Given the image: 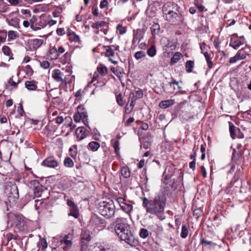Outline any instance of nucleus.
<instances>
[{
  "label": "nucleus",
  "instance_id": "obj_24",
  "mask_svg": "<svg viewBox=\"0 0 251 251\" xmlns=\"http://www.w3.org/2000/svg\"><path fill=\"white\" fill-rule=\"evenodd\" d=\"M90 222L92 224L96 225H102L104 223V220L97 215L92 216Z\"/></svg>",
  "mask_w": 251,
  "mask_h": 251
},
{
  "label": "nucleus",
  "instance_id": "obj_62",
  "mask_svg": "<svg viewBox=\"0 0 251 251\" xmlns=\"http://www.w3.org/2000/svg\"><path fill=\"white\" fill-rule=\"evenodd\" d=\"M57 51L58 56H59V55L61 54H62L65 52V49L62 46H60L58 49H57Z\"/></svg>",
  "mask_w": 251,
  "mask_h": 251
},
{
  "label": "nucleus",
  "instance_id": "obj_26",
  "mask_svg": "<svg viewBox=\"0 0 251 251\" xmlns=\"http://www.w3.org/2000/svg\"><path fill=\"white\" fill-rule=\"evenodd\" d=\"M69 216H72L75 218H77L79 215L78 209L76 205L73 206L70 208Z\"/></svg>",
  "mask_w": 251,
  "mask_h": 251
},
{
  "label": "nucleus",
  "instance_id": "obj_35",
  "mask_svg": "<svg viewBox=\"0 0 251 251\" xmlns=\"http://www.w3.org/2000/svg\"><path fill=\"white\" fill-rule=\"evenodd\" d=\"M151 29L153 35L158 34L160 30V25L157 23H154L151 27Z\"/></svg>",
  "mask_w": 251,
  "mask_h": 251
},
{
  "label": "nucleus",
  "instance_id": "obj_19",
  "mask_svg": "<svg viewBox=\"0 0 251 251\" xmlns=\"http://www.w3.org/2000/svg\"><path fill=\"white\" fill-rule=\"evenodd\" d=\"M67 34L70 42H74L75 43H79L80 42L79 36L70 29H68Z\"/></svg>",
  "mask_w": 251,
  "mask_h": 251
},
{
  "label": "nucleus",
  "instance_id": "obj_55",
  "mask_svg": "<svg viewBox=\"0 0 251 251\" xmlns=\"http://www.w3.org/2000/svg\"><path fill=\"white\" fill-rule=\"evenodd\" d=\"M241 60V59H239V57L238 56L237 54L236 53V54L234 56L230 58L229 62L230 64H232V63H234L236 62L238 60Z\"/></svg>",
  "mask_w": 251,
  "mask_h": 251
},
{
  "label": "nucleus",
  "instance_id": "obj_43",
  "mask_svg": "<svg viewBox=\"0 0 251 251\" xmlns=\"http://www.w3.org/2000/svg\"><path fill=\"white\" fill-rule=\"evenodd\" d=\"M156 50L154 46H151L147 50V54L151 57H153L156 55Z\"/></svg>",
  "mask_w": 251,
  "mask_h": 251
},
{
  "label": "nucleus",
  "instance_id": "obj_45",
  "mask_svg": "<svg viewBox=\"0 0 251 251\" xmlns=\"http://www.w3.org/2000/svg\"><path fill=\"white\" fill-rule=\"evenodd\" d=\"M19 19L17 18L11 19L8 21V24L14 27H17L19 25Z\"/></svg>",
  "mask_w": 251,
  "mask_h": 251
},
{
  "label": "nucleus",
  "instance_id": "obj_49",
  "mask_svg": "<svg viewBox=\"0 0 251 251\" xmlns=\"http://www.w3.org/2000/svg\"><path fill=\"white\" fill-rule=\"evenodd\" d=\"M2 51L5 55L8 56L10 55L11 53V50L9 47L5 45L2 47Z\"/></svg>",
  "mask_w": 251,
  "mask_h": 251
},
{
  "label": "nucleus",
  "instance_id": "obj_21",
  "mask_svg": "<svg viewBox=\"0 0 251 251\" xmlns=\"http://www.w3.org/2000/svg\"><path fill=\"white\" fill-rule=\"evenodd\" d=\"M86 129L84 127H79L76 128L75 134L79 140H81L86 137Z\"/></svg>",
  "mask_w": 251,
  "mask_h": 251
},
{
  "label": "nucleus",
  "instance_id": "obj_20",
  "mask_svg": "<svg viewBox=\"0 0 251 251\" xmlns=\"http://www.w3.org/2000/svg\"><path fill=\"white\" fill-rule=\"evenodd\" d=\"M80 237L82 242H84V241L89 242L91 239V232L87 229H82Z\"/></svg>",
  "mask_w": 251,
  "mask_h": 251
},
{
  "label": "nucleus",
  "instance_id": "obj_6",
  "mask_svg": "<svg viewBox=\"0 0 251 251\" xmlns=\"http://www.w3.org/2000/svg\"><path fill=\"white\" fill-rule=\"evenodd\" d=\"M54 240H57L58 246L61 247L64 251H71L73 246L72 239L69 235H66L59 238H53Z\"/></svg>",
  "mask_w": 251,
  "mask_h": 251
},
{
  "label": "nucleus",
  "instance_id": "obj_61",
  "mask_svg": "<svg viewBox=\"0 0 251 251\" xmlns=\"http://www.w3.org/2000/svg\"><path fill=\"white\" fill-rule=\"evenodd\" d=\"M134 106H132L131 105V102L130 103L129 106H128V103L126 105L125 107V110L126 112L127 113H130L132 110L133 109Z\"/></svg>",
  "mask_w": 251,
  "mask_h": 251
},
{
  "label": "nucleus",
  "instance_id": "obj_39",
  "mask_svg": "<svg viewBox=\"0 0 251 251\" xmlns=\"http://www.w3.org/2000/svg\"><path fill=\"white\" fill-rule=\"evenodd\" d=\"M117 31L121 35H123L126 32V28L121 24H118L116 27Z\"/></svg>",
  "mask_w": 251,
  "mask_h": 251
},
{
  "label": "nucleus",
  "instance_id": "obj_16",
  "mask_svg": "<svg viewBox=\"0 0 251 251\" xmlns=\"http://www.w3.org/2000/svg\"><path fill=\"white\" fill-rule=\"evenodd\" d=\"M52 76L57 82H61L62 83L63 82L66 83V81L64 79V74L59 69H55L53 70Z\"/></svg>",
  "mask_w": 251,
  "mask_h": 251
},
{
  "label": "nucleus",
  "instance_id": "obj_25",
  "mask_svg": "<svg viewBox=\"0 0 251 251\" xmlns=\"http://www.w3.org/2000/svg\"><path fill=\"white\" fill-rule=\"evenodd\" d=\"M25 87L29 90H35L37 88L36 83L35 81H26L25 82Z\"/></svg>",
  "mask_w": 251,
  "mask_h": 251
},
{
  "label": "nucleus",
  "instance_id": "obj_30",
  "mask_svg": "<svg viewBox=\"0 0 251 251\" xmlns=\"http://www.w3.org/2000/svg\"><path fill=\"white\" fill-rule=\"evenodd\" d=\"M122 175L125 178H128L130 177L131 173L129 168L127 167H123L121 169Z\"/></svg>",
  "mask_w": 251,
  "mask_h": 251
},
{
  "label": "nucleus",
  "instance_id": "obj_63",
  "mask_svg": "<svg viewBox=\"0 0 251 251\" xmlns=\"http://www.w3.org/2000/svg\"><path fill=\"white\" fill-rule=\"evenodd\" d=\"M11 5L16 6L19 3L18 0H6Z\"/></svg>",
  "mask_w": 251,
  "mask_h": 251
},
{
  "label": "nucleus",
  "instance_id": "obj_8",
  "mask_svg": "<svg viewBox=\"0 0 251 251\" xmlns=\"http://www.w3.org/2000/svg\"><path fill=\"white\" fill-rule=\"evenodd\" d=\"M119 47L118 46H109L106 47L105 55L106 56L109 57V60L113 63L116 64L117 63V61L113 60L111 57H114L118 54Z\"/></svg>",
  "mask_w": 251,
  "mask_h": 251
},
{
  "label": "nucleus",
  "instance_id": "obj_23",
  "mask_svg": "<svg viewBox=\"0 0 251 251\" xmlns=\"http://www.w3.org/2000/svg\"><path fill=\"white\" fill-rule=\"evenodd\" d=\"M249 50V48L247 46L239 50L237 54L238 56L239 57V59L241 60L245 59L246 58V55L248 54Z\"/></svg>",
  "mask_w": 251,
  "mask_h": 251
},
{
  "label": "nucleus",
  "instance_id": "obj_42",
  "mask_svg": "<svg viewBox=\"0 0 251 251\" xmlns=\"http://www.w3.org/2000/svg\"><path fill=\"white\" fill-rule=\"evenodd\" d=\"M201 244L204 247H206L207 245L209 246H213L215 245V244L213 242L207 241L202 237L201 238Z\"/></svg>",
  "mask_w": 251,
  "mask_h": 251
},
{
  "label": "nucleus",
  "instance_id": "obj_38",
  "mask_svg": "<svg viewBox=\"0 0 251 251\" xmlns=\"http://www.w3.org/2000/svg\"><path fill=\"white\" fill-rule=\"evenodd\" d=\"M188 229L185 225H183L181 228L180 236L182 238H185L188 235Z\"/></svg>",
  "mask_w": 251,
  "mask_h": 251
},
{
  "label": "nucleus",
  "instance_id": "obj_17",
  "mask_svg": "<svg viewBox=\"0 0 251 251\" xmlns=\"http://www.w3.org/2000/svg\"><path fill=\"white\" fill-rule=\"evenodd\" d=\"M77 110L79 114H80V118L82 119L83 123L86 126H87L88 125L87 115L83 106L82 105L78 106L77 107Z\"/></svg>",
  "mask_w": 251,
  "mask_h": 251
},
{
  "label": "nucleus",
  "instance_id": "obj_57",
  "mask_svg": "<svg viewBox=\"0 0 251 251\" xmlns=\"http://www.w3.org/2000/svg\"><path fill=\"white\" fill-rule=\"evenodd\" d=\"M25 71L27 74L32 75L33 73V71L30 65H27L25 67Z\"/></svg>",
  "mask_w": 251,
  "mask_h": 251
},
{
  "label": "nucleus",
  "instance_id": "obj_47",
  "mask_svg": "<svg viewBox=\"0 0 251 251\" xmlns=\"http://www.w3.org/2000/svg\"><path fill=\"white\" fill-rule=\"evenodd\" d=\"M149 235L148 230L145 228H142L140 232V236L142 238H146Z\"/></svg>",
  "mask_w": 251,
  "mask_h": 251
},
{
  "label": "nucleus",
  "instance_id": "obj_13",
  "mask_svg": "<svg viewBox=\"0 0 251 251\" xmlns=\"http://www.w3.org/2000/svg\"><path fill=\"white\" fill-rule=\"evenodd\" d=\"M7 190L9 188L7 189ZM19 197V191L17 186L15 184H12L9 188V193L8 194V198L10 199L9 201L12 200L13 201H15L18 200Z\"/></svg>",
  "mask_w": 251,
  "mask_h": 251
},
{
  "label": "nucleus",
  "instance_id": "obj_59",
  "mask_svg": "<svg viewBox=\"0 0 251 251\" xmlns=\"http://www.w3.org/2000/svg\"><path fill=\"white\" fill-rule=\"evenodd\" d=\"M108 5V1L106 0H102L100 5V8H104L106 7Z\"/></svg>",
  "mask_w": 251,
  "mask_h": 251
},
{
  "label": "nucleus",
  "instance_id": "obj_31",
  "mask_svg": "<svg viewBox=\"0 0 251 251\" xmlns=\"http://www.w3.org/2000/svg\"><path fill=\"white\" fill-rule=\"evenodd\" d=\"M194 67V62L192 60L187 61L185 64L186 71L187 73H191Z\"/></svg>",
  "mask_w": 251,
  "mask_h": 251
},
{
  "label": "nucleus",
  "instance_id": "obj_36",
  "mask_svg": "<svg viewBox=\"0 0 251 251\" xmlns=\"http://www.w3.org/2000/svg\"><path fill=\"white\" fill-rule=\"evenodd\" d=\"M236 127L232 123H229V132L232 139H234L236 137Z\"/></svg>",
  "mask_w": 251,
  "mask_h": 251
},
{
  "label": "nucleus",
  "instance_id": "obj_44",
  "mask_svg": "<svg viewBox=\"0 0 251 251\" xmlns=\"http://www.w3.org/2000/svg\"><path fill=\"white\" fill-rule=\"evenodd\" d=\"M146 54L143 51H138L136 52L134 54V57L137 59L139 60L145 57Z\"/></svg>",
  "mask_w": 251,
  "mask_h": 251
},
{
  "label": "nucleus",
  "instance_id": "obj_41",
  "mask_svg": "<svg viewBox=\"0 0 251 251\" xmlns=\"http://www.w3.org/2000/svg\"><path fill=\"white\" fill-rule=\"evenodd\" d=\"M49 53L52 55V59H57L59 56L57 51V48L53 47L49 50Z\"/></svg>",
  "mask_w": 251,
  "mask_h": 251
},
{
  "label": "nucleus",
  "instance_id": "obj_27",
  "mask_svg": "<svg viewBox=\"0 0 251 251\" xmlns=\"http://www.w3.org/2000/svg\"><path fill=\"white\" fill-rule=\"evenodd\" d=\"M144 32L141 29H137L133 30V36L136 39L140 41L143 38Z\"/></svg>",
  "mask_w": 251,
  "mask_h": 251
},
{
  "label": "nucleus",
  "instance_id": "obj_3",
  "mask_svg": "<svg viewBox=\"0 0 251 251\" xmlns=\"http://www.w3.org/2000/svg\"><path fill=\"white\" fill-rule=\"evenodd\" d=\"M178 11V6L174 2H167L162 7L163 16L169 22L175 23L181 20V15Z\"/></svg>",
  "mask_w": 251,
  "mask_h": 251
},
{
  "label": "nucleus",
  "instance_id": "obj_60",
  "mask_svg": "<svg viewBox=\"0 0 251 251\" xmlns=\"http://www.w3.org/2000/svg\"><path fill=\"white\" fill-rule=\"evenodd\" d=\"M134 121V118L133 117H130L127 120L125 125L126 126H129Z\"/></svg>",
  "mask_w": 251,
  "mask_h": 251
},
{
  "label": "nucleus",
  "instance_id": "obj_54",
  "mask_svg": "<svg viewBox=\"0 0 251 251\" xmlns=\"http://www.w3.org/2000/svg\"><path fill=\"white\" fill-rule=\"evenodd\" d=\"M5 238L7 240V242H9L12 239L17 240V238L16 236H14L13 234H12L11 233H7L5 235Z\"/></svg>",
  "mask_w": 251,
  "mask_h": 251
},
{
  "label": "nucleus",
  "instance_id": "obj_48",
  "mask_svg": "<svg viewBox=\"0 0 251 251\" xmlns=\"http://www.w3.org/2000/svg\"><path fill=\"white\" fill-rule=\"evenodd\" d=\"M8 37L9 39L14 40L18 37V36L16 32L13 30H10L8 32Z\"/></svg>",
  "mask_w": 251,
  "mask_h": 251
},
{
  "label": "nucleus",
  "instance_id": "obj_53",
  "mask_svg": "<svg viewBox=\"0 0 251 251\" xmlns=\"http://www.w3.org/2000/svg\"><path fill=\"white\" fill-rule=\"evenodd\" d=\"M6 37V32L4 31H0V43L5 42Z\"/></svg>",
  "mask_w": 251,
  "mask_h": 251
},
{
  "label": "nucleus",
  "instance_id": "obj_12",
  "mask_svg": "<svg viewBox=\"0 0 251 251\" xmlns=\"http://www.w3.org/2000/svg\"><path fill=\"white\" fill-rule=\"evenodd\" d=\"M42 164L49 168H55L58 166L59 162L54 157L49 156L43 161Z\"/></svg>",
  "mask_w": 251,
  "mask_h": 251
},
{
  "label": "nucleus",
  "instance_id": "obj_10",
  "mask_svg": "<svg viewBox=\"0 0 251 251\" xmlns=\"http://www.w3.org/2000/svg\"><path fill=\"white\" fill-rule=\"evenodd\" d=\"M143 92L141 89H139L137 91L132 92L129 94L128 102L131 101V106H134L136 101L139 99H141L143 97Z\"/></svg>",
  "mask_w": 251,
  "mask_h": 251
},
{
  "label": "nucleus",
  "instance_id": "obj_11",
  "mask_svg": "<svg viewBox=\"0 0 251 251\" xmlns=\"http://www.w3.org/2000/svg\"><path fill=\"white\" fill-rule=\"evenodd\" d=\"M245 42V39L244 38L233 36L230 39L229 46L234 49L237 50L241 46L243 45Z\"/></svg>",
  "mask_w": 251,
  "mask_h": 251
},
{
  "label": "nucleus",
  "instance_id": "obj_5",
  "mask_svg": "<svg viewBox=\"0 0 251 251\" xmlns=\"http://www.w3.org/2000/svg\"><path fill=\"white\" fill-rule=\"evenodd\" d=\"M99 213L107 219L113 217L116 211V207L112 200H108L100 203L99 206Z\"/></svg>",
  "mask_w": 251,
  "mask_h": 251
},
{
  "label": "nucleus",
  "instance_id": "obj_29",
  "mask_svg": "<svg viewBox=\"0 0 251 251\" xmlns=\"http://www.w3.org/2000/svg\"><path fill=\"white\" fill-rule=\"evenodd\" d=\"M98 73L102 76L105 75L107 73V68L102 64H100L97 67Z\"/></svg>",
  "mask_w": 251,
  "mask_h": 251
},
{
  "label": "nucleus",
  "instance_id": "obj_9",
  "mask_svg": "<svg viewBox=\"0 0 251 251\" xmlns=\"http://www.w3.org/2000/svg\"><path fill=\"white\" fill-rule=\"evenodd\" d=\"M44 41L40 39H29L26 42V47L31 51L35 50L43 44Z\"/></svg>",
  "mask_w": 251,
  "mask_h": 251
},
{
  "label": "nucleus",
  "instance_id": "obj_64",
  "mask_svg": "<svg viewBox=\"0 0 251 251\" xmlns=\"http://www.w3.org/2000/svg\"><path fill=\"white\" fill-rule=\"evenodd\" d=\"M175 223H176V226L177 228L178 229L179 228V226L181 223L180 219L179 218H176Z\"/></svg>",
  "mask_w": 251,
  "mask_h": 251
},
{
  "label": "nucleus",
  "instance_id": "obj_7",
  "mask_svg": "<svg viewBox=\"0 0 251 251\" xmlns=\"http://www.w3.org/2000/svg\"><path fill=\"white\" fill-rule=\"evenodd\" d=\"M116 201L119 203L121 209L127 214L130 215L133 210V205L131 204V202L127 201L123 197L117 198Z\"/></svg>",
  "mask_w": 251,
  "mask_h": 251
},
{
  "label": "nucleus",
  "instance_id": "obj_15",
  "mask_svg": "<svg viewBox=\"0 0 251 251\" xmlns=\"http://www.w3.org/2000/svg\"><path fill=\"white\" fill-rule=\"evenodd\" d=\"M107 25V23L103 21H99L93 23L91 25V27L94 29V33L98 34L99 33L100 30L102 31V28Z\"/></svg>",
  "mask_w": 251,
  "mask_h": 251
},
{
  "label": "nucleus",
  "instance_id": "obj_4",
  "mask_svg": "<svg viewBox=\"0 0 251 251\" xmlns=\"http://www.w3.org/2000/svg\"><path fill=\"white\" fill-rule=\"evenodd\" d=\"M8 223L14 227L16 232L24 231L26 228L25 220L21 214L10 213L8 214Z\"/></svg>",
  "mask_w": 251,
  "mask_h": 251
},
{
  "label": "nucleus",
  "instance_id": "obj_2",
  "mask_svg": "<svg viewBox=\"0 0 251 251\" xmlns=\"http://www.w3.org/2000/svg\"><path fill=\"white\" fill-rule=\"evenodd\" d=\"M114 230L116 235L121 240L130 245L134 242V237L127 223V220L123 217L117 218L114 222Z\"/></svg>",
  "mask_w": 251,
  "mask_h": 251
},
{
  "label": "nucleus",
  "instance_id": "obj_28",
  "mask_svg": "<svg viewBox=\"0 0 251 251\" xmlns=\"http://www.w3.org/2000/svg\"><path fill=\"white\" fill-rule=\"evenodd\" d=\"M100 147V144L96 141L90 142L88 144V148L93 151H98Z\"/></svg>",
  "mask_w": 251,
  "mask_h": 251
},
{
  "label": "nucleus",
  "instance_id": "obj_33",
  "mask_svg": "<svg viewBox=\"0 0 251 251\" xmlns=\"http://www.w3.org/2000/svg\"><path fill=\"white\" fill-rule=\"evenodd\" d=\"M181 54L179 52H176L174 54L173 56L171 59V64H174L176 63L180 59Z\"/></svg>",
  "mask_w": 251,
  "mask_h": 251
},
{
  "label": "nucleus",
  "instance_id": "obj_37",
  "mask_svg": "<svg viewBox=\"0 0 251 251\" xmlns=\"http://www.w3.org/2000/svg\"><path fill=\"white\" fill-rule=\"evenodd\" d=\"M64 164L66 167L72 168L74 165V163L71 158L66 157L64 161Z\"/></svg>",
  "mask_w": 251,
  "mask_h": 251
},
{
  "label": "nucleus",
  "instance_id": "obj_51",
  "mask_svg": "<svg viewBox=\"0 0 251 251\" xmlns=\"http://www.w3.org/2000/svg\"><path fill=\"white\" fill-rule=\"evenodd\" d=\"M116 100L119 105L122 106L124 105L123 98L121 94H119L118 95H116Z\"/></svg>",
  "mask_w": 251,
  "mask_h": 251
},
{
  "label": "nucleus",
  "instance_id": "obj_40",
  "mask_svg": "<svg viewBox=\"0 0 251 251\" xmlns=\"http://www.w3.org/2000/svg\"><path fill=\"white\" fill-rule=\"evenodd\" d=\"M69 154L73 158L76 157L77 155V148L76 145H74L69 149Z\"/></svg>",
  "mask_w": 251,
  "mask_h": 251
},
{
  "label": "nucleus",
  "instance_id": "obj_56",
  "mask_svg": "<svg viewBox=\"0 0 251 251\" xmlns=\"http://www.w3.org/2000/svg\"><path fill=\"white\" fill-rule=\"evenodd\" d=\"M56 33L57 35L59 36H62L65 34L66 32L63 28H58L56 30Z\"/></svg>",
  "mask_w": 251,
  "mask_h": 251
},
{
  "label": "nucleus",
  "instance_id": "obj_18",
  "mask_svg": "<svg viewBox=\"0 0 251 251\" xmlns=\"http://www.w3.org/2000/svg\"><path fill=\"white\" fill-rule=\"evenodd\" d=\"M89 251H113V248L110 245L90 246Z\"/></svg>",
  "mask_w": 251,
  "mask_h": 251
},
{
  "label": "nucleus",
  "instance_id": "obj_32",
  "mask_svg": "<svg viewBox=\"0 0 251 251\" xmlns=\"http://www.w3.org/2000/svg\"><path fill=\"white\" fill-rule=\"evenodd\" d=\"M112 142V146L114 149L115 152L117 155H120V143L118 140L111 141Z\"/></svg>",
  "mask_w": 251,
  "mask_h": 251
},
{
  "label": "nucleus",
  "instance_id": "obj_1",
  "mask_svg": "<svg viewBox=\"0 0 251 251\" xmlns=\"http://www.w3.org/2000/svg\"><path fill=\"white\" fill-rule=\"evenodd\" d=\"M142 206L146 209L147 214L155 215L160 220L165 218L164 208L166 205V199L161 195L156 196L153 199L149 200L147 198H141Z\"/></svg>",
  "mask_w": 251,
  "mask_h": 251
},
{
  "label": "nucleus",
  "instance_id": "obj_52",
  "mask_svg": "<svg viewBox=\"0 0 251 251\" xmlns=\"http://www.w3.org/2000/svg\"><path fill=\"white\" fill-rule=\"evenodd\" d=\"M40 66L42 68L47 69L50 68V63L48 61H43L40 62Z\"/></svg>",
  "mask_w": 251,
  "mask_h": 251
},
{
  "label": "nucleus",
  "instance_id": "obj_22",
  "mask_svg": "<svg viewBox=\"0 0 251 251\" xmlns=\"http://www.w3.org/2000/svg\"><path fill=\"white\" fill-rule=\"evenodd\" d=\"M174 103V100L170 99L161 101V102H160L159 105L161 108L166 109L171 106Z\"/></svg>",
  "mask_w": 251,
  "mask_h": 251
},
{
  "label": "nucleus",
  "instance_id": "obj_34",
  "mask_svg": "<svg viewBox=\"0 0 251 251\" xmlns=\"http://www.w3.org/2000/svg\"><path fill=\"white\" fill-rule=\"evenodd\" d=\"M13 76H12L8 81V84H7V87L9 88V87H11L10 89H12L14 88H16L17 87L18 82H16L14 81Z\"/></svg>",
  "mask_w": 251,
  "mask_h": 251
},
{
  "label": "nucleus",
  "instance_id": "obj_50",
  "mask_svg": "<svg viewBox=\"0 0 251 251\" xmlns=\"http://www.w3.org/2000/svg\"><path fill=\"white\" fill-rule=\"evenodd\" d=\"M114 74L119 78V80L121 81V78L124 75V73L118 68L117 70H115L114 72Z\"/></svg>",
  "mask_w": 251,
  "mask_h": 251
},
{
  "label": "nucleus",
  "instance_id": "obj_46",
  "mask_svg": "<svg viewBox=\"0 0 251 251\" xmlns=\"http://www.w3.org/2000/svg\"><path fill=\"white\" fill-rule=\"evenodd\" d=\"M39 246L41 248L42 250L46 249L48 247V243L45 239H42L39 243Z\"/></svg>",
  "mask_w": 251,
  "mask_h": 251
},
{
  "label": "nucleus",
  "instance_id": "obj_58",
  "mask_svg": "<svg viewBox=\"0 0 251 251\" xmlns=\"http://www.w3.org/2000/svg\"><path fill=\"white\" fill-rule=\"evenodd\" d=\"M74 119L75 122H79L82 120V119L80 118V114H79L78 112L75 114Z\"/></svg>",
  "mask_w": 251,
  "mask_h": 251
},
{
  "label": "nucleus",
  "instance_id": "obj_14",
  "mask_svg": "<svg viewBox=\"0 0 251 251\" xmlns=\"http://www.w3.org/2000/svg\"><path fill=\"white\" fill-rule=\"evenodd\" d=\"M153 142V136L150 133H147L141 143V147L147 149L150 147Z\"/></svg>",
  "mask_w": 251,
  "mask_h": 251
}]
</instances>
